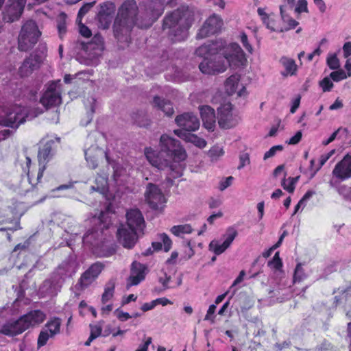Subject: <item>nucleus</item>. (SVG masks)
<instances>
[{
    "mask_svg": "<svg viewBox=\"0 0 351 351\" xmlns=\"http://www.w3.org/2000/svg\"><path fill=\"white\" fill-rule=\"evenodd\" d=\"M145 154L149 163L158 169H163L171 160H184L186 156L180 141L165 134L160 138V151L145 148Z\"/></svg>",
    "mask_w": 351,
    "mask_h": 351,
    "instance_id": "obj_2",
    "label": "nucleus"
},
{
    "mask_svg": "<svg viewBox=\"0 0 351 351\" xmlns=\"http://www.w3.org/2000/svg\"><path fill=\"white\" fill-rule=\"evenodd\" d=\"M332 174L339 181H344L351 178V155L346 154L341 161L337 162Z\"/></svg>",
    "mask_w": 351,
    "mask_h": 351,
    "instance_id": "obj_19",
    "label": "nucleus"
},
{
    "mask_svg": "<svg viewBox=\"0 0 351 351\" xmlns=\"http://www.w3.org/2000/svg\"><path fill=\"white\" fill-rule=\"evenodd\" d=\"M306 277V274L304 273V271L302 267L301 263H298L296 265V267L294 271L293 274V282H300L302 281L304 279H305Z\"/></svg>",
    "mask_w": 351,
    "mask_h": 351,
    "instance_id": "obj_41",
    "label": "nucleus"
},
{
    "mask_svg": "<svg viewBox=\"0 0 351 351\" xmlns=\"http://www.w3.org/2000/svg\"><path fill=\"white\" fill-rule=\"evenodd\" d=\"M176 123L182 131L187 132L196 131L199 128V121L196 115L191 112H184L178 115L175 119Z\"/></svg>",
    "mask_w": 351,
    "mask_h": 351,
    "instance_id": "obj_18",
    "label": "nucleus"
},
{
    "mask_svg": "<svg viewBox=\"0 0 351 351\" xmlns=\"http://www.w3.org/2000/svg\"><path fill=\"white\" fill-rule=\"evenodd\" d=\"M146 267L145 265L134 261L131 266L130 276L129 277L130 286L138 285L145 277Z\"/></svg>",
    "mask_w": 351,
    "mask_h": 351,
    "instance_id": "obj_24",
    "label": "nucleus"
},
{
    "mask_svg": "<svg viewBox=\"0 0 351 351\" xmlns=\"http://www.w3.org/2000/svg\"><path fill=\"white\" fill-rule=\"evenodd\" d=\"M177 161L171 160L169 164L165 166L163 169H160V170L167 169L169 171L166 178L167 183L169 185H172L173 182V179L180 178L182 176V173L180 170L176 169L177 164L176 163Z\"/></svg>",
    "mask_w": 351,
    "mask_h": 351,
    "instance_id": "obj_32",
    "label": "nucleus"
},
{
    "mask_svg": "<svg viewBox=\"0 0 351 351\" xmlns=\"http://www.w3.org/2000/svg\"><path fill=\"white\" fill-rule=\"evenodd\" d=\"M105 226L100 224L99 227H93L88 230L84 235L82 241L86 245L89 246L91 250L104 239V227Z\"/></svg>",
    "mask_w": 351,
    "mask_h": 351,
    "instance_id": "obj_21",
    "label": "nucleus"
},
{
    "mask_svg": "<svg viewBox=\"0 0 351 351\" xmlns=\"http://www.w3.org/2000/svg\"><path fill=\"white\" fill-rule=\"evenodd\" d=\"M103 268L104 265L99 262L93 264L83 273L77 286H80L81 289L88 287L98 277Z\"/></svg>",
    "mask_w": 351,
    "mask_h": 351,
    "instance_id": "obj_20",
    "label": "nucleus"
},
{
    "mask_svg": "<svg viewBox=\"0 0 351 351\" xmlns=\"http://www.w3.org/2000/svg\"><path fill=\"white\" fill-rule=\"evenodd\" d=\"M145 197L147 204L153 210L159 209L166 202L161 189L153 183L147 185Z\"/></svg>",
    "mask_w": 351,
    "mask_h": 351,
    "instance_id": "obj_12",
    "label": "nucleus"
},
{
    "mask_svg": "<svg viewBox=\"0 0 351 351\" xmlns=\"http://www.w3.org/2000/svg\"><path fill=\"white\" fill-rule=\"evenodd\" d=\"M132 119L135 124L141 128H147L150 125V120L144 111H138L133 114Z\"/></svg>",
    "mask_w": 351,
    "mask_h": 351,
    "instance_id": "obj_35",
    "label": "nucleus"
},
{
    "mask_svg": "<svg viewBox=\"0 0 351 351\" xmlns=\"http://www.w3.org/2000/svg\"><path fill=\"white\" fill-rule=\"evenodd\" d=\"M307 5L308 3L306 0H298L295 8V12L298 14L302 12H308Z\"/></svg>",
    "mask_w": 351,
    "mask_h": 351,
    "instance_id": "obj_58",
    "label": "nucleus"
},
{
    "mask_svg": "<svg viewBox=\"0 0 351 351\" xmlns=\"http://www.w3.org/2000/svg\"><path fill=\"white\" fill-rule=\"evenodd\" d=\"M66 18L67 15L66 14V13L62 12L61 13H60L57 19V28L60 38H62L63 36L66 32Z\"/></svg>",
    "mask_w": 351,
    "mask_h": 351,
    "instance_id": "obj_39",
    "label": "nucleus"
},
{
    "mask_svg": "<svg viewBox=\"0 0 351 351\" xmlns=\"http://www.w3.org/2000/svg\"><path fill=\"white\" fill-rule=\"evenodd\" d=\"M173 132L180 138L184 140L186 142L192 143L199 148H204L206 145V141L204 138H200L195 134H191V132H187L181 130H175Z\"/></svg>",
    "mask_w": 351,
    "mask_h": 351,
    "instance_id": "obj_28",
    "label": "nucleus"
},
{
    "mask_svg": "<svg viewBox=\"0 0 351 351\" xmlns=\"http://www.w3.org/2000/svg\"><path fill=\"white\" fill-rule=\"evenodd\" d=\"M47 51L46 44L40 43L36 50L23 60V77L28 76L39 69Z\"/></svg>",
    "mask_w": 351,
    "mask_h": 351,
    "instance_id": "obj_9",
    "label": "nucleus"
},
{
    "mask_svg": "<svg viewBox=\"0 0 351 351\" xmlns=\"http://www.w3.org/2000/svg\"><path fill=\"white\" fill-rule=\"evenodd\" d=\"M280 12L282 21L288 25V27L282 28L280 30V32H287L290 29H293L298 25L299 23L297 21L290 17L285 13V5L280 6Z\"/></svg>",
    "mask_w": 351,
    "mask_h": 351,
    "instance_id": "obj_33",
    "label": "nucleus"
},
{
    "mask_svg": "<svg viewBox=\"0 0 351 351\" xmlns=\"http://www.w3.org/2000/svg\"><path fill=\"white\" fill-rule=\"evenodd\" d=\"M233 180H234V178L232 176H229V177H227L225 179L222 180L220 182V184H219L220 191H223L226 188L230 186L232 184Z\"/></svg>",
    "mask_w": 351,
    "mask_h": 351,
    "instance_id": "obj_64",
    "label": "nucleus"
},
{
    "mask_svg": "<svg viewBox=\"0 0 351 351\" xmlns=\"http://www.w3.org/2000/svg\"><path fill=\"white\" fill-rule=\"evenodd\" d=\"M199 110L204 126L208 130L213 131L216 122L214 109L209 106H203L199 108Z\"/></svg>",
    "mask_w": 351,
    "mask_h": 351,
    "instance_id": "obj_26",
    "label": "nucleus"
},
{
    "mask_svg": "<svg viewBox=\"0 0 351 351\" xmlns=\"http://www.w3.org/2000/svg\"><path fill=\"white\" fill-rule=\"evenodd\" d=\"M176 4L177 0H145V12L136 18V1H124L114 21V36L120 43H130L131 32L135 25L141 29H147L162 14L165 5L173 8Z\"/></svg>",
    "mask_w": 351,
    "mask_h": 351,
    "instance_id": "obj_1",
    "label": "nucleus"
},
{
    "mask_svg": "<svg viewBox=\"0 0 351 351\" xmlns=\"http://www.w3.org/2000/svg\"><path fill=\"white\" fill-rule=\"evenodd\" d=\"M90 149L88 150H86L84 152L85 158L88 162L89 167L93 169H95L98 166L97 160L95 157H93L92 156H90Z\"/></svg>",
    "mask_w": 351,
    "mask_h": 351,
    "instance_id": "obj_51",
    "label": "nucleus"
},
{
    "mask_svg": "<svg viewBox=\"0 0 351 351\" xmlns=\"http://www.w3.org/2000/svg\"><path fill=\"white\" fill-rule=\"evenodd\" d=\"M240 164L238 167L239 169L243 168L246 165L250 164V156L247 153H243L239 156Z\"/></svg>",
    "mask_w": 351,
    "mask_h": 351,
    "instance_id": "obj_60",
    "label": "nucleus"
},
{
    "mask_svg": "<svg viewBox=\"0 0 351 351\" xmlns=\"http://www.w3.org/2000/svg\"><path fill=\"white\" fill-rule=\"evenodd\" d=\"M330 77L335 82H339L342 80L346 79L348 75L343 70L339 69L331 72L330 74Z\"/></svg>",
    "mask_w": 351,
    "mask_h": 351,
    "instance_id": "obj_48",
    "label": "nucleus"
},
{
    "mask_svg": "<svg viewBox=\"0 0 351 351\" xmlns=\"http://www.w3.org/2000/svg\"><path fill=\"white\" fill-rule=\"evenodd\" d=\"M42 112V110H38V109H34L33 112H29L27 108L23 106V123L27 120H30L38 116V114H40Z\"/></svg>",
    "mask_w": 351,
    "mask_h": 351,
    "instance_id": "obj_54",
    "label": "nucleus"
},
{
    "mask_svg": "<svg viewBox=\"0 0 351 351\" xmlns=\"http://www.w3.org/2000/svg\"><path fill=\"white\" fill-rule=\"evenodd\" d=\"M84 49L88 50H97L102 51L104 49V39L100 34H95L91 41L84 46Z\"/></svg>",
    "mask_w": 351,
    "mask_h": 351,
    "instance_id": "obj_34",
    "label": "nucleus"
},
{
    "mask_svg": "<svg viewBox=\"0 0 351 351\" xmlns=\"http://www.w3.org/2000/svg\"><path fill=\"white\" fill-rule=\"evenodd\" d=\"M327 64L330 69L335 70L339 66V60L335 54H333L327 58Z\"/></svg>",
    "mask_w": 351,
    "mask_h": 351,
    "instance_id": "obj_53",
    "label": "nucleus"
},
{
    "mask_svg": "<svg viewBox=\"0 0 351 351\" xmlns=\"http://www.w3.org/2000/svg\"><path fill=\"white\" fill-rule=\"evenodd\" d=\"M41 87V84L38 82L32 88H26L23 90V97H26L29 101H36L38 98V92Z\"/></svg>",
    "mask_w": 351,
    "mask_h": 351,
    "instance_id": "obj_38",
    "label": "nucleus"
},
{
    "mask_svg": "<svg viewBox=\"0 0 351 351\" xmlns=\"http://www.w3.org/2000/svg\"><path fill=\"white\" fill-rule=\"evenodd\" d=\"M337 191L345 199L351 201V187L341 185L337 188Z\"/></svg>",
    "mask_w": 351,
    "mask_h": 351,
    "instance_id": "obj_46",
    "label": "nucleus"
},
{
    "mask_svg": "<svg viewBox=\"0 0 351 351\" xmlns=\"http://www.w3.org/2000/svg\"><path fill=\"white\" fill-rule=\"evenodd\" d=\"M115 5L112 2H105L100 5L97 14L98 27L103 29H108L114 19Z\"/></svg>",
    "mask_w": 351,
    "mask_h": 351,
    "instance_id": "obj_15",
    "label": "nucleus"
},
{
    "mask_svg": "<svg viewBox=\"0 0 351 351\" xmlns=\"http://www.w3.org/2000/svg\"><path fill=\"white\" fill-rule=\"evenodd\" d=\"M237 236V232L235 229L228 228L223 235V243L218 240H213L209 244V250L213 252L216 256L221 254L230 246Z\"/></svg>",
    "mask_w": 351,
    "mask_h": 351,
    "instance_id": "obj_17",
    "label": "nucleus"
},
{
    "mask_svg": "<svg viewBox=\"0 0 351 351\" xmlns=\"http://www.w3.org/2000/svg\"><path fill=\"white\" fill-rule=\"evenodd\" d=\"M223 154L224 152L222 148L218 146H214L208 151V155L212 161H216L220 156H223Z\"/></svg>",
    "mask_w": 351,
    "mask_h": 351,
    "instance_id": "obj_42",
    "label": "nucleus"
},
{
    "mask_svg": "<svg viewBox=\"0 0 351 351\" xmlns=\"http://www.w3.org/2000/svg\"><path fill=\"white\" fill-rule=\"evenodd\" d=\"M223 25L221 18L217 14L209 16L203 23L196 34V38L202 39L218 33Z\"/></svg>",
    "mask_w": 351,
    "mask_h": 351,
    "instance_id": "obj_13",
    "label": "nucleus"
},
{
    "mask_svg": "<svg viewBox=\"0 0 351 351\" xmlns=\"http://www.w3.org/2000/svg\"><path fill=\"white\" fill-rule=\"evenodd\" d=\"M22 284H19L18 298L12 303L10 308L5 311L10 313L13 317L8 319L0 328V332L7 336H15L22 332V314H21Z\"/></svg>",
    "mask_w": 351,
    "mask_h": 351,
    "instance_id": "obj_7",
    "label": "nucleus"
},
{
    "mask_svg": "<svg viewBox=\"0 0 351 351\" xmlns=\"http://www.w3.org/2000/svg\"><path fill=\"white\" fill-rule=\"evenodd\" d=\"M195 53L196 56L203 57L204 59L210 58L207 43L197 48Z\"/></svg>",
    "mask_w": 351,
    "mask_h": 351,
    "instance_id": "obj_47",
    "label": "nucleus"
},
{
    "mask_svg": "<svg viewBox=\"0 0 351 351\" xmlns=\"http://www.w3.org/2000/svg\"><path fill=\"white\" fill-rule=\"evenodd\" d=\"M40 36L41 32L34 21L28 20L23 23V51L32 49Z\"/></svg>",
    "mask_w": 351,
    "mask_h": 351,
    "instance_id": "obj_11",
    "label": "nucleus"
},
{
    "mask_svg": "<svg viewBox=\"0 0 351 351\" xmlns=\"http://www.w3.org/2000/svg\"><path fill=\"white\" fill-rule=\"evenodd\" d=\"M241 42L243 46V47L250 53H252L253 51V48L252 45L249 43L247 36L245 33H242L241 35Z\"/></svg>",
    "mask_w": 351,
    "mask_h": 351,
    "instance_id": "obj_61",
    "label": "nucleus"
},
{
    "mask_svg": "<svg viewBox=\"0 0 351 351\" xmlns=\"http://www.w3.org/2000/svg\"><path fill=\"white\" fill-rule=\"evenodd\" d=\"M146 267L145 265L134 261L131 266L130 276L129 277L130 286L138 285L145 277Z\"/></svg>",
    "mask_w": 351,
    "mask_h": 351,
    "instance_id": "obj_25",
    "label": "nucleus"
},
{
    "mask_svg": "<svg viewBox=\"0 0 351 351\" xmlns=\"http://www.w3.org/2000/svg\"><path fill=\"white\" fill-rule=\"evenodd\" d=\"M193 23V17L188 8L181 7L167 12L162 20V29L173 43L184 41Z\"/></svg>",
    "mask_w": 351,
    "mask_h": 351,
    "instance_id": "obj_3",
    "label": "nucleus"
},
{
    "mask_svg": "<svg viewBox=\"0 0 351 351\" xmlns=\"http://www.w3.org/2000/svg\"><path fill=\"white\" fill-rule=\"evenodd\" d=\"M224 59L213 60L211 58H205L199 64V69L202 73L208 75H215L224 72L228 65L231 68L237 69L242 66L246 62V58L243 49L239 44L232 43L227 48L224 53Z\"/></svg>",
    "mask_w": 351,
    "mask_h": 351,
    "instance_id": "obj_4",
    "label": "nucleus"
},
{
    "mask_svg": "<svg viewBox=\"0 0 351 351\" xmlns=\"http://www.w3.org/2000/svg\"><path fill=\"white\" fill-rule=\"evenodd\" d=\"M268 267L276 270H280L282 267V261L279 256V252H276L271 260L267 263Z\"/></svg>",
    "mask_w": 351,
    "mask_h": 351,
    "instance_id": "obj_43",
    "label": "nucleus"
},
{
    "mask_svg": "<svg viewBox=\"0 0 351 351\" xmlns=\"http://www.w3.org/2000/svg\"><path fill=\"white\" fill-rule=\"evenodd\" d=\"M152 105L154 108L162 110L168 117H171L174 113L172 104L159 96L156 95L154 97Z\"/></svg>",
    "mask_w": 351,
    "mask_h": 351,
    "instance_id": "obj_31",
    "label": "nucleus"
},
{
    "mask_svg": "<svg viewBox=\"0 0 351 351\" xmlns=\"http://www.w3.org/2000/svg\"><path fill=\"white\" fill-rule=\"evenodd\" d=\"M115 282L113 280H109L104 288V292L101 295V302L103 304L108 302L114 295Z\"/></svg>",
    "mask_w": 351,
    "mask_h": 351,
    "instance_id": "obj_37",
    "label": "nucleus"
},
{
    "mask_svg": "<svg viewBox=\"0 0 351 351\" xmlns=\"http://www.w3.org/2000/svg\"><path fill=\"white\" fill-rule=\"evenodd\" d=\"M339 132H342L344 135H347V134L348 133V128H339L337 130L334 132L327 140L324 141L322 144L324 145H327L329 143H332L336 138L337 134Z\"/></svg>",
    "mask_w": 351,
    "mask_h": 351,
    "instance_id": "obj_52",
    "label": "nucleus"
},
{
    "mask_svg": "<svg viewBox=\"0 0 351 351\" xmlns=\"http://www.w3.org/2000/svg\"><path fill=\"white\" fill-rule=\"evenodd\" d=\"M171 232L176 237H181L184 234H190L192 232L193 229L189 224L178 225L173 226Z\"/></svg>",
    "mask_w": 351,
    "mask_h": 351,
    "instance_id": "obj_40",
    "label": "nucleus"
},
{
    "mask_svg": "<svg viewBox=\"0 0 351 351\" xmlns=\"http://www.w3.org/2000/svg\"><path fill=\"white\" fill-rule=\"evenodd\" d=\"M159 239L162 242L164 246V251L169 252L171 248L172 241L169 237V236L165 233H162L159 234Z\"/></svg>",
    "mask_w": 351,
    "mask_h": 351,
    "instance_id": "obj_50",
    "label": "nucleus"
},
{
    "mask_svg": "<svg viewBox=\"0 0 351 351\" xmlns=\"http://www.w3.org/2000/svg\"><path fill=\"white\" fill-rule=\"evenodd\" d=\"M114 313L116 315L117 317L121 322H125L128 319L132 318V316L128 313L123 312L120 308H117L114 311Z\"/></svg>",
    "mask_w": 351,
    "mask_h": 351,
    "instance_id": "obj_59",
    "label": "nucleus"
},
{
    "mask_svg": "<svg viewBox=\"0 0 351 351\" xmlns=\"http://www.w3.org/2000/svg\"><path fill=\"white\" fill-rule=\"evenodd\" d=\"M92 250L94 254L100 257L110 256L116 252L115 247L106 238L102 240L98 246H95Z\"/></svg>",
    "mask_w": 351,
    "mask_h": 351,
    "instance_id": "obj_29",
    "label": "nucleus"
},
{
    "mask_svg": "<svg viewBox=\"0 0 351 351\" xmlns=\"http://www.w3.org/2000/svg\"><path fill=\"white\" fill-rule=\"evenodd\" d=\"M239 81V76L238 75H232L226 82V86H230L231 92H234Z\"/></svg>",
    "mask_w": 351,
    "mask_h": 351,
    "instance_id": "obj_49",
    "label": "nucleus"
},
{
    "mask_svg": "<svg viewBox=\"0 0 351 351\" xmlns=\"http://www.w3.org/2000/svg\"><path fill=\"white\" fill-rule=\"evenodd\" d=\"M79 23L80 34L85 38L90 37L92 35L90 29L87 26L82 24L81 21Z\"/></svg>",
    "mask_w": 351,
    "mask_h": 351,
    "instance_id": "obj_62",
    "label": "nucleus"
},
{
    "mask_svg": "<svg viewBox=\"0 0 351 351\" xmlns=\"http://www.w3.org/2000/svg\"><path fill=\"white\" fill-rule=\"evenodd\" d=\"M22 102L20 99L17 100L15 104H7L2 108V112H0V117L6 119L7 125L13 128L14 125L19 127L22 123Z\"/></svg>",
    "mask_w": 351,
    "mask_h": 351,
    "instance_id": "obj_10",
    "label": "nucleus"
},
{
    "mask_svg": "<svg viewBox=\"0 0 351 351\" xmlns=\"http://www.w3.org/2000/svg\"><path fill=\"white\" fill-rule=\"evenodd\" d=\"M95 1L86 3L84 4L78 11L77 21L80 22L84 15L88 12V11L94 6Z\"/></svg>",
    "mask_w": 351,
    "mask_h": 351,
    "instance_id": "obj_44",
    "label": "nucleus"
},
{
    "mask_svg": "<svg viewBox=\"0 0 351 351\" xmlns=\"http://www.w3.org/2000/svg\"><path fill=\"white\" fill-rule=\"evenodd\" d=\"M40 102L47 108L56 106L61 103V96L56 86L51 84L40 97Z\"/></svg>",
    "mask_w": 351,
    "mask_h": 351,
    "instance_id": "obj_22",
    "label": "nucleus"
},
{
    "mask_svg": "<svg viewBox=\"0 0 351 351\" xmlns=\"http://www.w3.org/2000/svg\"><path fill=\"white\" fill-rule=\"evenodd\" d=\"M60 143V138L48 139L43 138L39 143L38 152V160L39 162V171L37 179L39 180L43 176V172L45 169V165L56 155L58 147Z\"/></svg>",
    "mask_w": 351,
    "mask_h": 351,
    "instance_id": "obj_8",
    "label": "nucleus"
},
{
    "mask_svg": "<svg viewBox=\"0 0 351 351\" xmlns=\"http://www.w3.org/2000/svg\"><path fill=\"white\" fill-rule=\"evenodd\" d=\"M126 218V223L121 224L117 230V239L123 247L132 249L138 241V232L143 231L145 220L138 209H132L127 212Z\"/></svg>",
    "mask_w": 351,
    "mask_h": 351,
    "instance_id": "obj_6",
    "label": "nucleus"
},
{
    "mask_svg": "<svg viewBox=\"0 0 351 351\" xmlns=\"http://www.w3.org/2000/svg\"><path fill=\"white\" fill-rule=\"evenodd\" d=\"M208 49H209V53L210 58L213 56L217 55L221 51L222 52V56H219L217 57L218 60H220L221 61H223L224 59V53L227 48L230 46H226V42L222 40H215L213 41H209L207 43Z\"/></svg>",
    "mask_w": 351,
    "mask_h": 351,
    "instance_id": "obj_30",
    "label": "nucleus"
},
{
    "mask_svg": "<svg viewBox=\"0 0 351 351\" xmlns=\"http://www.w3.org/2000/svg\"><path fill=\"white\" fill-rule=\"evenodd\" d=\"M279 63L284 68V71L280 72L282 77L293 76L297 74L298 66L293 59L284 56L280 58Z\"/></svg>",
    "mask_w": 351,
    "mask_h": 351,
    "instance_id": "obj_27",
    "label": "nucleus"
},
{
    "mask_svg": "<svg viewBox=\"0 0 351 351\" xmlns=\"http://www.w3.org/2000/svg\"><path fill=\"white\" fill-rule=\"evenodd\" d=\"M337 271V267L335 263H330L323 270L322 274L320 276V278H327V277L332 273Z\"/></svg>",
    "mask_w": 351,
    "mask_h": 351,
    "instance_id": "obj_57",
    "label": "nucleus"
},
{
    "mask_svg": "<svg viewBox=\"0 0 351 351\" xmlns=\"http://www.w3.org/2000/svg\"><path fill=\"white\" fill-rule=\"evenodd\" d=\"M330 78V77H326L319 82V86L322 87L324 92L330 91L334 86Z\"/></svg>",
    "mask_w": 351,
    "mask_h": 351,
    "instance_id": "obj_55",
    "label": "nucleus"
},
{
    "mask_svg": "<svg viewBox=\"0 0 351 351\" xmlns=\"http://www.w3.org/2000/svg\"><path fill=\"white\" fill-rule=\"evenodd\" d=\"M22 14V0H8L3 12V21L13 23L18 21Z\"/></svg>",
    "mask_w": 351,
    "mask_h": 351,
    "instance_id": "obj_16",
    "label": "nucleus"
},
{
    "mask_svg": "<svg viewBox=\"0 0 351 351\" xmlns=\"http://www.w3.org/2000/svg\"><path fill=\"white\" fill-rule=\"evenodd\" d=\"M46 318V315L40 310H33L23 315V331L30 328L36 327L42 324Z\"/></svg>",
    "mask_w": 351,
    "mask_h": 351,
    "instance_id": "obj_23",
    "label": "nucleus"
},
{
    "mask_svg": "<svg viewBox=\"0 0 351 351\" xmlns=\"http://www.w3.org/2000/svg\"><path fill=\"white\" fill-rule=\"evenodd\" d=\"M283 149V146L281 145H274L271 147L269 151L266 152L264 154L263 159L265 160L269 158L273 157L275 156L277 152H280Z\"/></svg>",
    "mask_w": 351,
    "mask_h": 351,
    "instance_id": "obj_56",
    "label": "nucleus"
},
{
    "mask_svg": "<svg viewBox=\"0 0 351 351\" xmlns=\"http://www.w3.org/2000/svg\"><path fill=\"white\" fill-rule=\"evenodd\" d=\"M335 150L332 149L326 154H323L321 156L319 160V165L317 167V171L319 170L326 162V161L335 154Z\"/></svg>",
    "mask_w": 351,
    "mask_h": 351,
    "instance_id": "obj_63",
    "label": "nucleus"
},
{
    "mask_svg": "<svg viewBox=\"0 0 351 351\" xmlns=\"http://www.w3.org/2000/svg\"><path fill=\"white\" fill-rule=\"evenodd\" d=\"M77 265L73 256H69L42 283L38 293L41 298L55 296L60 291L67 278H71L77 271Z\"/></svg>",
    "mask_w": 351,
    "mask_h": 351,
    "instance_id": "obj_5",
    "label": "nucleus"
},
{
    "mask_svg": "<svg viewBox=\"0 0 351 351\" xmlns=\"http://www.w3.org/2000/svg\"><path fill=\"white\" fill-rule=\"evenodd\" d=\"M61 320L58 317H54L48 321L45 324V328L50 332L51 337H54L60 332Z\"/></svg>",
    "mask_w": 351,
    "mask_h": 351,
    "instance_id": "obj_36",
    "label": "nucleus"
},
{
    "mask_svg": "<svg viewBox=\"0 0 351 351\" xmlns=\"http://www.w3.org/2000/svg\"><path fill=\"white\" fill-rule=\"evenodd\" d=\"M232 105L227 103L218 108V123L222 129H229L238 123V119L232 112Z\"/></svg>",
    "mask_w": 351,
    "mask_h": 351,
    "instance_id": "obj_14",
    "label": "nucleus"
},
{
    "mask_svg": "<svg viewBox=\"0 0 351 351\" xmlns=\"http://www.w3.org/2000/svg\"><path fill=\"white\" fill-rule=\"evenodd\" d=\"M50 337H51L50 336V332L49 333L47 330H41L38 335V341H37L38 348H40L44 346L45 345H46L47 343V341L49 340V339Z\"/></svg>",
    "mask_w": 351,
    "mask_h": 351,
    "instance_id": "obj_45",
    "label": "nucleus"
}]
</instances>
